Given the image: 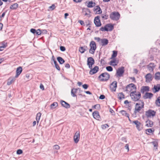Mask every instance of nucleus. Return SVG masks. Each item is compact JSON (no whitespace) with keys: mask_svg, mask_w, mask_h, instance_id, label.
Segmentation results:
<instances>
[{"mask_svg":"<svg viewBox=\"0 0 160 160\" xmlns=\"http://www.w3.org/2000/svg\"><path fill=\"white\" fill-rule=\"evenodd\" d=\"M132 123L136 125V128L138 131H140L141 130V129L140 128V125L141 124L140 122L136 120L132 121Z\"/></svg>","mask_w":160,"mask_h":160,"instance_id":"nucleus-21","label":"nucleus"},{"mask_svg":"<svg viewBox=\"0 0 160 160\" xmlns=\"http://www.w3.org/2000/svg\"><path fill=\"white\" fill-rule=\"evenodd\" d=\"M109 111L112 114V115H115V112L111 108H110Z\"/></svg>","mask_w":160,"mask_h":160,"instance_id":"nucleus-57","label":"nucleus"},{"mask_svg":"<svg viewBox=\"0 0 160 160\" xmlns=\"http://www.w3.org/2000/svg\"><path fill=\"white\" fill-rule=\"evenodd\" d=\"M120 112L122 114V115L125 116L127 118H129V115L128 113H127L126 111L124 110H122L120 111Z\"/></svg>","mask_w":160,"mask_h":160,"instance_id":"nucleus-29","label":"nucleus"},{"mask_svg":"<svg viewBox=\"0 0 160 160\" xmlns=\"http://www.w3.org/2000/svg\"><path fill=\"white\" fill-rule=\"evenodd\" d=\"M80 137V132L77 131L74 136V141L75 143H77L79 141Z\"/></svg>","mask_w":160,"mask_h":160,"instance_id":"nucleus-10","label":"nucleus"},{"mask_svg":"<svg viewBox=\"0 0 160 160\" xmlns=\"http://www.w3.org/2000/svg\"><path fill=\"white\" fill-rule=\"evenodd\" d=\"M114 28V24L111 23H109L106 24L104 27H102L99 30L102 31H111Z\"/></svg>","mask_w":160,"mask_h":160,"instance_id":"nucleus-2","label":"nucleus"},{"mask_svg":"<svg viewBox=\"0 0 160 160\" xmlns=\"http://www.w3.org/2000/svg\"><path fill=\"white\" fill-rule=\"evenodd\" d=\"M60 103L62 106L66 108H68L70 107V105L64 100H61Z\"/></svg>","mask_w":160,"mask_h":160,"instance_id":"nucleus-16","label":"nucleus"},{"mask_svg":"<svg viewBox=\"0 0 160 160\" xmlns=\"http://www.w3.org/2000/svg\"><path fill=\"white\" fill-rule=\"evenodd\" d=\"M89 46L90 49L89 52L92 54H94L97 48L95 42L94 41H92L90 42Z\"/></svg>","mask_w":160,"mask_h":160,"instance_id":"nucleus-5","label":"nucleus"},{"mask_svg":"<svg viewBox=\"0 0 160 160\" xmlns=\"http://www.w3.org/2000/svg\"><path fill=\"white\" fill-rule=\"evenodd\" d=\"M100 17L97 16L94 19V23L96 27H99L101 26L102 24L100 20Z\"/></svg>","mask_w":160,"mask_h":160,"instance_id":"nucleus-9","label":"nucleus"},{"mask_svg":"<svg viewBox=\"0 0 160 160\" xmlns=\"http://www.w3.org/2000/svg\"><path fill=\"white\" fill-rule=\"evenodd\" d=\"M113 59L109 63V64L112 66H115L117 65V64H113V63H115L116 62V59L114 58H112Z\"/></svg>","mask_w":160,"mask_h":160,"instance_id":"nucleus-34","label":"nucleus"},{"mask_svg":"<svg viewBox=\"0 0 160 160\" xmlns=\"http://www.w3.org/2000/svg\"><path fill=\"white\" fill-rule=\"evenodd\" d=\"M139 103H137L135 106V110L138 112H139L142 108H144L143 105H142L141 106H139Z\"/></svg>","mask_w":160,"mask_h":160,"instance_id":"nucleus-22","label":"nucleus"},{"mask_svg":"<svg viewBox=\"0 0 160 160\" xmlns=\"http://www.w3.org/2000/svg\"><path fill=\"white\" fill-rule=\"evenodd\" d=\"M94 10L96 11L98 14H100L102 13V11L100 7L98 5L94 8Z\"/></svg>","mask_w":160,"mask_h":160,"instance_id":"nucleus-26","label":"nucleus"},{"mask_svg":"<svg viewBox=\"0 0 160 160\" xmlns=\"http://www.w3.org/2000/svg\"><path fill=\"white\" fill-rule=\"evenodd\" d=\"M90 69V70L89 72V73L92 75L96 73L98 71L99 68L98 66H96L93 68H92Z\"/></svg>","mask_w":160,"mask_h":160,"instance_id":"nucleus-14","label":"nucleus"},{"mask_svg":"<svg viewBox=\"0 0 160 160\" xmlns=\"http://www.w3.org/2000/svg\"><path fill=\"white\" fill-rule=\"evenodd\" d=\"M152 74L150 73H149L146 74L145 76V78L147 82H150L152 80Z\"/></svg>","mask_w":160,"mask_h":160,"instance_id":"nucleus-25","label":"nucleus"},{"mask_svg":"<svg viewBox=\"0 0 160 160\" xmlns=\"http://www.w3.org/2000/svg\"><path fill=\"white\" fill-rule=\"evenodd\" d=\"M95 5V3L94 2H92V1L89 2L87 5V7L88 8H91L94 7Z\"/></svg>","mask_w":160,"mask_h":160,"instance_id":"nucleus-30","label":"nucleus"},{"mask_svg":"<svg viewBox=\"0 0 160 160\" xmlns=\"http://www.w3.org/2000/svg\"><path fill=\"white\" fill-rule=\"evenodd\" d=\"M86 49L84 48V47H81L79 48V51L81 53H83L84 52Z\"/></svg>","mask_w":160,"mask_h":160,"instance_id":"nucleus-41","label":"nucleus"},{"mask_svg":"<svg viewBox=\"0 0 160 160\" xmlns=\"http://www.w3.org/2000/svg\"><path fill=\"white\" fill-rule=\"evenodd\" d=\"M82 87L84 89H86L88 88L89 87V86L87 84H85L82 85Z\"/></svg>","mask_w":160,"mask_h":160,"instance_id":"nucleus-51","label":"nucleus"},{"mask_svg":"<svg viewBox=\"0 0 160 160\" xmlns=\"http://www.w3.org/2000/svg\"><path fill=\"white\" fill-rule=\"evenodd\" d=\"M118 98L119 100H121L122 98H124V95L122 92H120L118 95Z\"/></svg>","mask_w":160,"mask_h":160,"instance_id":"nucleus-40","label":"nucleus"},{"mask_svg":"<svg viewBox=\"0 0 160 160\" xmlns=\"http://www.w3.org/2000/svg\"><path fill=\"white\" fill-rule=\"evenodd\" d=\"M58 106V103L55 102L53 103L50 105V108L51 109L55 108L57 106Z\"/></svg>","mask_w":160,"mask_h":160,"instance_id":"nucleus-36","label":"nucleus"},{"mask_svg":"<svg viewBox=\"0 0 160 160\" xmlns=\"http://www.w3.org/2000/svg\"><path fill=\"white\" fill-rule=\"evenodd\" d=\"M152 145H153L154 147H155V148H154V149L155 151H156L158 150V143L157 142H152Z\"/></svg>","mask_w":160,"mask_h":160,"instance_id":"nucleus-37","label":"nucleus"},{"mask_svg":"<svg viewBox=\"0 0 160 160\" xmlns=\"http://www.w3.org/2000/svg\"><path fill=\"white\" fill-rule=\"evenodd\" d=\"M137 112H138L135 110L134 113L132 114V116L134 118L136 117H137L136 114Z\"/></svg>","mask_w":160,"mask_h":160,"instance_id":"nucleus-60","label":"nucleus"},{"mask_svg":"<svg viewBox=\"0 0 160 160\" xmlns=\"http://www.w3.org/2000/svg\"><path fill=\"white\" fill-rule=\"evenodd\" d=\"M92 108L99 110L101 108L100 105L99 104H96L92 106Z\"/></svg>","mask_w":160,"mask_h":160,"instance_id":"nucleus-39","label":"nucleus"},{"mask_svg":"<svg viewBox=\"0 0 160 160\" xmlns=\"http://www.w3.org/2000/svg\"><path fill=\"white\" fill-rule=\"evenodd\" d=\"M78 22L82 26H85V24H84L83 21L82 20H79L78 21Z\"/></svg>","mask_w":160,"mask_h":160,"instance_id":"nucleus-54","label":"nucleus"},{"mask_svg":"<svg viewBox=\"0 0 160 160\" xmlns=\"http://www.w3.org/2000/svg\"><path fill=\"white\" fill-rule=\"evenodd\" d=\"M40 89L42 90H44V86L42 84H41L40 85Z\"/></svg>","mask_w":160,"mask_h":160,"instance_id":"nucleus-63","label":"nucleus"},{"mask_svg":"<svg viewBox=\"0 0 160 160\" xmlns=\"http://www.w3.org/2000/svg\"><path fill=\"white\" fill-rule=\"evenodd\" d=\"M146 132H148L149 133H152L153 132V131H152V129L151 128H148L146 130Z\"/></svg>","mask_w":160,"mask_h":160,"instance_id":"nucleus-52","label":"nucleus"},{"mask_svg":"<svg viewBox=\"0 0 160 160\" xmlns=\"http://www.w3.org/2000/svg\"><path fill=\"white\" fill-rule=\"evenodd\" d=\"M94 39L95 40H97V41L98 42H99L100 41H101V39L100 38L97 37H94Z\"/></svg>","mask_w":160,"mask_h":160,"instance_id":"nucleus-62","label":"nucleus"},{"mask_svg":"<svg viewBox=\"0 0 160 160\" xmlns=\"http://www.w3.org/2000/svg\"><path fill=\"white\" fill-rule=\"evenodd\" d=\"M160 90V84H157V85H154L153 88H152V90L154 93L158 92Z\"/></svg>","mask_w":160,"mask_h":160,"instance_id":"nucleus-18","label":"nucleus"},{"mask_svg":"<svg viewBox=\"0 0 160 160\" xmlns=\"http://www.w3.org/2000/svg\"><path fill=\"white\" fill-rule=\"evenodd\" d=\"M101 77L103 78L100 79V81H108L110 78V75L107 72H105L101 74L98 77V78L100 79Z\"/></svg>","mask_w":160,"mask_h":160,"instance_id":"nucleus-3","label":"nucleus"},{"mask_svg":"<svg viewBox=\"0 0 160 160\" xmlns=\"http://www.w3.org/2000/svg\"><path fill=\"white\" fill-rule=\"evenodd\" d=\"M60 49L61 51L64 52L66 50V48L65 47L61 46L60 47Z\"/></svg>","mask_w":160,"mask_h":160,"instance_id":"nucleus-49","label":"nucleus"},{"mask_svg":"<svg viewBox=\"0 0 160 160\" xmlns=\"http://www.w3.org/2000/svg\"><path fill=\"white\" fill-rule=\"evenodd\" d=\"M99 99L103 100L105 98V96L104 95H101L99 97Z\"/></svg>","mask_w":160,"mask_h":160,"instance_id":"nucleus-56","label":"nucleus"},{"mask_svg":"<svg viewBox=\"0 0 160 160\" xmlns=\"http://www.w3.org/2000/svg\"><path fill=\"white\" fill-rule=\"evenodd\" d=\"M30 32L36 35V30L34 28H31L30 30Z\"/></svg>","mask_w":160,"mask_h":160,"instance_id":"nucleus-46","label":"nucleus"},{"mask_svg":"<svg viewBox=\"0 0 160 160\" xmlns=\"http://www.w3.org/2000/svg\"><path fill=\"white\" fill-rule=\"evenodd\" d=\"M124 67L123 66L119 68L117 70L116 75L117 77H121L122 76L124 72Z\"/></svg>","mask_w":160,"mask_h":160,"instance_id":"nucleus-6","label":"nucleus"},{"mask_svg":"<svg viewBox=\"0 0 160 160\" xmlns=\"http://www.w3.org/2000/svg\"><path fill=\"white\" fill-rule=\"evenodd\" d=\"M150 88L148 86H143L141 87L140 91L142 93H144L146 92L149 91Z\"/></svg>","mask_w":160,"mask_h":160,"instance_id":"nucleus-19","label":"nucleus"},{"mask_svg":"<svg viewBox=\"0 0 160 160\" xmlns=\"http://www.w3.org/2000/svg\"><path fill=\"white\" fill-rule=\"evenodd\" d=\"M80 90V92H83L82 90H81L80 88H72L71 91V95L72 97H77V95L75 93L77 92L78 90Z\"/></svg>","mask_w":160,"mask_h":160,"instance_id":"nucleus-11","label":"nucleus"},{"mask_svg":"<svg viewBox=\"0 0 160 160\" xmlns=\"http://www.w3.org/2000/svg\"><path fill=\"white\" fill-rule=\"evenodd\" d=\"M18 6V5L17 3H15L11 5L10 7V9L12 10H15L17 9Z\"/></svg>","mask_w":160,"mask_h":160,"instance_id":"nucleus-28","label":"nucleus"},{"mask_svg":"<svg viewBox=\"0 0 160 160\" xmlns=\"http://www.w3.org/2000/svg\"><path fill=\"white\" fill-rule=\"evenodd\" d=\"M136 91L131 92L130 93V96L132 99L134 101H137L139 100L141 97V94L140 92H138L137 94H136Z\"/></svg>","mask_w":160,"mask_h":160,"instance_id":"nucleus-1","label":"nucleus"},{"mask_svg":"<svg viewBox=\"0 0 160 160\" xmlns=\"http://www.w3.org/2000/svg\"><path fill=\"white\" fill-rule=\"evenodd\" d=\"M156 66V65L154 63L150 62L147 66V68L150 72H152L153 71Z\"/></svg>","mask_w":160,"mask_h":160,"instance_id":"nucleus-13","label":"nucleus"},{"mask_svg":"<svg viewBox=\"0 0 160 160\" xmlns=\"http://www.w3.org/2000/svg\"><path fill=\"white\" fill-rule=\"evenodd\" d=\"M56 8V6L55 4H52V6H49L48 7V10L49 11H52Z\"/></svg>","mask_w":160,"mask_h":160,"instance_id":"nucleus-42","label":"nucleus"},{"mask_svg":"<svg viewBox=\"0 0 160 160\" xmlns=\"http://www.w3.org/2000/svg\"><path fill=\"white\" fill-rule=\"evenodd\" d=\"M87 65L89 68H92V65L95 63V61L94 59L92 57L88 58L87 60Z\"/></svg>","mask_w":160,"mask_h":160,"instance_id":"nucleus-7","label":"nucleus"},{"mask_svg":"<svg viewBox=\"0 0 160 160\" xmlns=\"http://www.w3.org/2000/svg\"><path fill=\"white\" fill-rule=\"evenodd\" d=\"M55 68L58 71L60 70V67L58 64L55 65Z\"/></svg>","mask_w":160,"mask_h":160,"instance_id":"nucleus-59","label":"nucleus"},{"mask_svg":"<svg viewBox=\"0 0 160 160\" xmlns=\"http://www.w3.org/2000/svg\"><path fill=\"white\" fill-rule=\"evenodd\" d=\"M41 34V30L38 29L36 30V35H39Z\"/></svg>","mask_w":160,"mask_h":160,"instance_id":"nucleus-47","label":"nucleus"},{"mask_svg":"<svg viewBox=\"0 0 160 160\" xmlns=\"http://www.w3.org/2000/svg\"><path fill=\"white\" fill-rule=\"evenodd\" d=\"M120 15L118 12H114L110 15V18L112 20L117 21L120 18Z\"/></svg>","mask_w":160,"mask_h":160,"instance_id":"nucleus-4","label":"nucleus"},{"mask_svg":"<svg viewBox=\"0 0 160 160\" xmlns=\"http://www.w3.org/2000/svg\"><path fill=\"white\" fill-rule=\"evenodd\" d=\"M22 69L21 67L19 66L18 67L16 71V75L15 76L16 78H18L22 72Z\"/></svg>","mask_w":160,"mask_h":160,"instance_id":"nucleus-20","label":"nucleus"},{"mask_svg":"<svg viewBox=\"0 0 160 160\" xmlns=\"http://www.w3.org/2000/svg\"><path fill=\"white\" fill-rule=\"evenodd\" d=\"M41 116V112H39L37 114L36 120L38 123L39 122Z\"/></svg>","mask_w":160,"mask_h":160,"instance_id":"nucleus-32","label":"nucleus"},{"mask_svg":"<svg viewBox=\"0 0 160 160\" xmlns=\"http://www.w3.org/2000/svg\"><path fill=\"white\" fill-rule=\"evenodd\" d=\"M101 42L102 43V45L103 46H105L107 45L108 43V40L105 38H102L101 39Z\"/></svg>","mask_w":160,"mask_h":160,"instance_id":"nucleus-23","label":"nucleus"},{"mask_svg":"<svg viewBox=\"0 0 160 160\" xmlns=\"http://www.w3.org/2000/svg\"><path fill=\"white\" fill-rule=\"evenodd\" d=\"M131 87L133 88H135V90H136L137 89V88H136V86L135 85L132 83L130 84H128V85L126 87V89H127L128 88H131Z\"/></svg>","mask_w":160,"mask_h":160,"instance_id":"nucleus-33","label":"nucleus"},{"mask_svg":"<svg viewBox=\"0 0 160 160\" xmlns=\"http://www.w3.org/2000/svg\"><path fill=\"white\" fill-rule=\"evenodd\" d=\"M2 45L1 46H0V48H5L7 46V44L4 42H2Z\"/></svg>","mask_w":160,"mask_h":160,"instance_id":"nucleus-53","label":"nucleus"},{"mask_svg":"<svg viewBox=\"0 0 160 160\" xmlns=\"http://www.w3.org/2000/svg\"><path fill=\"white\" fill-rule=\"evenodd\" d=\"M112 52L113 53L112 55L111 59L114 58H115L117 56L118 54V52L116 51H113Z\"/></svg>","mask_w":160,"mask_h":160,"instance_id":"nucleus-38","label":"nucleus"},{"mask_svg":"<svg viewBox=\"0 0 160 160\" xmlns=\"http://www.w3.org/2000/svg\"><path fill=\"white\" fill-rule=\"evenodd\" d=\"M88 23H87V22H86V24L85 25L86 26V27H88V26H90V25H91V22H90L89 21H88Z\"/></svg>","mask_w":160,"mask_h":160,"instance_id":"nucleus-61","label":"nucleus"},{"mask_svg":"<svg viewBox=\"0 0 160 160\" xmlns=\"http://www.w3.org/2000/svg\"><path fill=\"white\" fill-rule=\"evenodd\" d=\"M92 116L93 118L97 120L100 121L101 119L100 116L99 115V112L98 111H95L92 113Z\"/></svg>","mask_w":160,"mask_h":160,"instance_id":"nucleus-15","label":"nucleus"},{"mask_svg":"<svg viewBox=\"0 0 160 160\" xmlns=\"http://www.w3.org/2000/svg\"><path fill=\"white\" fill-rule=\"evenodd\" d=\"M59 148H60V147L58 145H56L53 146V149L58 150L59 149Z\"/></svg>","mask_w":160,"mask_h":160,"instance_id":"nucleus-50","label":"nucleus"},{"mask_svg":"<svg viewBox=\"0 0 160 160\" xmlns=\"http://www.w3.org/2000/svg\"><path fill=\"white\" fill-rule=\"evenodd\" d=\"M146 122L147 123L145 126L148 127H152L153 125V122L148 119Z\"/></svg>","mask_w":160,"mask_h":160,"instance_id":"nucleus-24","label":"nucleus"},{"mask_svg":"<svg viewBox=\"0 0 160 160\" xmlns=\"http://www.w3.org/2000/svg\"><path fill=\"white\" fill-rule=\"evenodd\" d=\"M15 81L14 78L13 79H11L9 78L8 79L7 84L8 85H10L12 83Z\"/></svg>","mask_w":160,"mask_h":160,"instance_id":"nucleus-35","label":"nucleus"},{"mask_svg":"<svg viewBox=\"0 0 160 160\" xmlns=\"http://www.w3.org/2000/svg\"><path fill=\"white\" fill-rule=\"evenodd\" d=\"M158 103L160 104V96L156 100V103L157 105H158Z\"/></svg>","mask_w":160,"mask_h":160,"instance_id":"nucleus-55","label":"nucleus"},{"mask_svg":"<svg viewBox=\"0 0 160 160\" xmlns=\"http://www.w3.org/2000/svg\"><path fill=\"white\" fill-rule=\"evenodd\" d=\"M106 69L107 71L109 72H112L113 71V68L111 66H108L106 67Z\"/></svg>","mask_w":160,"mask_h":160,"instance_id":"nucleus-44","label":"nucleus"},{"mask_svg":"<svg viewBox=\"0 0 160 160\" xmlns=\"http://www.w3.org/2000/svg\"><path fill=\"white\" fill-rule=\"evenodd\" d=\"M153 96V94L151 92H146L143 96V98L144 99L148 98L151 99Z\"/></svg>","mask_w":160,"mask_h":160,"instance_id":"nucleus-17","label":"nucleus"},{"mask_svg":"<svg viewBox=\"0 0 160 160\" xmlns=\"http://www.w3.org/2000/svg\"><path fill=\"white\" fill-rule=\"evenodd\" d=\"M125 148L128 150V152L129 151V145L128 144H126L125 146Z\"/></svg>","mask_w":160,"mask_h":160,"instance_id":"nucleus-64","label":"nucleus"},{"mask_svg":"<svg viewBox=\"0 0 160 160\" xmlns=\"http://www.w3.org/2000/svg\"><path fill=\"white\" fill-rule=\"evenodd\" d=\"M156 113V112L154 110L152 109H149L145 112V115L147 118L153 117Z\"/></svg>","mask_w":160,"mask_h":160,"instance_id":"nucleus-8","label":"nucleus"},{"mask_svg":"<svg viewBox=\"0 0 160 160\" xmlns=\"http://www.w3.org/2000/svg\"><path fill=\"white\" fill-rule=\"evenodd\" d=\"M47 33V31L45 29L41 30V34H46Z\"/></svg>","mask_w":160,"mask_h":160,"instance_id":"nucleus-58","label":"nucleus"},{"mask_svg":"<svg viewBox=\"0 0 160 160\" xmlns=\"http://www.w3.org/2000/svg\"><path fill=\"white\" fill-rule=\"evenodd\" d=\"M117 82L116 81H113L110 85V88L112 91H116L117 88Z\"/></svg>","mask_w":160,"mask_h":160,"instance_id":"nucleus-12","label":"nucleus"},{"mask_svg":"<svg viewBox=\"0 0 160 160\" xmlns=\"http://www.w3.org/2000/svg\"><path fill=\"white\" fill-rule=\"evenodd\" d=\"M155 79L156 80H160V72H156L155 74Z\"/></svg>","mask_w":160,"mask_h":160,"instance_id":"nucleus-31","label":"nucleus"},{"mask_svg":"<svg viewBox=\"0 0 160 160\" xmlns=\"http://www.w3.org/2000/svg\"><path fill=\"white\" fill-rule=\"evenodd\" d=\"M57 59V60L60 64H62L65 62V60L62 58L60 57H58Z\"/></svg>","mask_w":160,"mask_h":160,"instance_id":"nucleus-27","label":"nucleus"},{"mask_svg":"<svg viewBox=\"0 0 160 160\" xmlns=\"http://www.w3.org/2000/svg\"><path fill=\"white\" fill-rule=\"evenodd\" d=\"M109 127V126L108 124H105L101 126L102 128L104 130L105 129Z\"/></svg>","mask_w":160,"mask_h":160,"instance_id":"nucleus-45","label":"nucleus"},{"mask_svg":"<svg viewBox=\"0 0 160 160\" xmlns=\"http://www.w3.org/2000/svg\"><path fill=\"white\" fill-rule=\"evenodd\" d=\"M102 18L105 20H107L108 18V15L106 13L102 14Z\"/></svg>","mask_w":160,"mask_h":160,"instance_id":"nucleus-43","label":"nucleus"},{"mask_svg":"<svg viewBox=\"0 0 160 160\" xmlns=\"http://www.w3.org/2000/svg\"><path fill=\"white\" fill-rule=\"evenodd\" d=\"M23 153L22 150L20 149H18L17 151V154L18 155H20Z\"/></svg>","mask_w":160,"mask_h":160,"instance_id":"nucleus-48","label":"nucleus"}]
</instances>
